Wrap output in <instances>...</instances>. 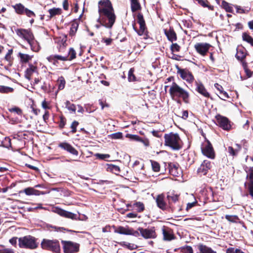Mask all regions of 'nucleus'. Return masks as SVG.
<instances>
[{
    "instance_id": "ddd939ff",
    "label": "nucleus",
    "mask_w": 253,
    "mask_h": 253,
    "mask_svg": "<svg viewBox=\"0 0 253 253\" xmlns=\"http://www.w3.org/2000/svg\"><path fill=\"white\" fill-rule=\"evenodd\" d=\"M211 45L207 43H197L194 45V47L197 52L201 55L204 56L209 50Z\"/></svg>"
},
{
    "instance_id": "4be33fe9",
    "label": "nucleus",
    "mask_w": 253,
    "mask_h": 253,
    "mask_svg": "<svg viewBox=\"0 0 253 253\" xmlns=\"http://www.w3.org/2000/svg\"><path fill=\"white\" fill-rule=\"evenodd\" d=\"M164 199L165 196L163 194L158 195L156 198V201L158 207L163 210L166 209L167 206Z\"/></svg>"
},
{
    "instance_id": "423d86ee",
    "label": "nucleus",
    "mask_w": 253,
    "mask_h": 253,
    "mask_svg": "<svg viewBox=\"0 0 253 253\" xmlns=\"http://www.w3.org/2000/svg\"><path fill=\"white\" fill-rule=\"evenodd\" d=\"M202 154L208 158L214 159L215 158V152L210 142L206 140L201 145Z\"/></svg>"
},
{
    "instance_id": "e2e57ef3",
    "label": "nucleus",
    "mask_w": 253,
    "mask_h": 253,
    "mask_svg": "<svg viewBox=\"0 0 253 253\" xmlns=\"http://www.w3.org/2000/svg\"><path fill=\"white\" fill-rule=\"evenodd\" d=\"M17 237H14L9 239V242L12 245L16 247L17 244Z\"/></svg>"
},
{
    "instance_id": "de8ad7c7",
    "label": "nucleus",
    "mask_w": 253,
    "mask_h": 253,
    "mask_svg": "<svg viewBox=\"0 0 253 253\" xmlns=\"http://www.w3.org/2000/svg\"><path fill=\"white\" fill-rule=\"evenodd\" d=\"M225 218L232 222H236L238 220V217L237 215H226Z\"/></svg>"
},
{
    "instance_id": "e433bc0d",
    "label": "nucleus",
    "mask_w": 253,
    "mask_h": 253,
    "mask_svg": "<svg viewBox=\"0 0 253 253\" xmlns=\"http://www.w3.org/2000/svg\"><path fill=\"white\" fill-rule=\"evenodd\" d=\"M236 145L238 148L236 149H234L231 146H229L228 147V152L231 155L233 156H236L241 148L240 146L239 145L237 144Z\"/></svg>"
},
{
    "instance_id": "7c9ffc66",
    "label": "nucleus",
    "mask_w": 253,
    "mask_h": 253,
    "mask_svg": "<svg viewBox=\"0 0 253 253\" xmlns=\"http://www.w3.org/2000/svg\"><path fill=\"white\" fill-rule=\"evenodd\" d=\"M246 56V53L244 49H237L236 57L240 60H243Z\"/></svg>"
},
{
    "instance_id": "9b49d317",
    "label": "nucleus",
    "mask_w": 253,
    "mask_h": 253,
    "mask_svg": "<svg viewBox=\"0 0 253 253\" xmlns=\"http://www.w3.org/2000/svg\"><path fill=\"white\" fill-rule=\"evenodd\" d=\"M15 12L18 14H26L28 17L35 16V14L32 10L25 8L21 3H17L13 6Z\"/></svg>"
},
{
    "instance_id": "4468645a",
    "label": "nucleus",
    "mask_w": 253,
    "mask_h": 253,
    "mask_svg": "<svg viewBox=\"0 0 253 253\" xmlns=\"http://www.w3.org/2000/svg\"><path fill=\"white\" fill-rule=\"evenodd\" d=\"M137 231L140 232L143 237L146 239L154 238L156 237L155 230L153 228L144 229L139 227Z\"/></svg>"
},
{
    "instance_id": "680f3d73",
    "label": "nucleus",
    "mask_w": 253,
    "mask_h": 253,
    "mask_svg": "<svg viewBox=\"0 0 253 253\" xmlns=\"http://www.w3.org/2000/svg\"><path fill=\"white\" fill-rule=\"evenodd\" d=\"M55 56V60H59L61 61H66L68 60V56H62L58 55H54Z\"/></svg>"
},
{
    "instance_id": "c756f323",
    "label": "nucleus",
    "mask_w": 253,
    "mask_h": 253,
    "mask_svg": "<svg viewBox=\"0 0 253 253\" xmlns=\"http://www.w3.org/2000/svg\"><path fill=\"white\" fill-rule=\"evenodd\" d=\"M24 192L27 195H39L41 192L32 187H29L24 189Z\"/></svg>"
},
{
    "instance_id": "2f4dec72",
    "label": "nucleus",
    "mask_w": 253,
    "mask_h": 253,
    "mask_svg": "<svg viewBox=\"0 0 253 253\" xmlns=\"http://www.w3.org/2000/svg\"><path fill=\"white\" fill-rule=\"evenodd\" d=\"M61 9L60 8H53L48 10L50 14V18L53 17L56 15H60L61 13Z\"/></svg>"
},
{
    "instance_id": "0e129e2a",
    "label": "nucleus",
    "mask_w": 253,
    "mask_h": 253,
    "mask_svg": "<svg viewBox=\"0 0 253 253\" xmlns=\"http://www.w3.org/2000/svg\"><path fill=\"white\" fill-rule=\"evenodd\" d=\"M195 1H197L199 4L203 6L204 7H208V5L206 3V1L204 0H194Z\"/></svg>"
},
{
    "instance_id": "6e6552de",
    "label": "nucleus",
    "mask_w": 253,
    "mask_h": 253,
    "mask_svg": "<svg viewBox=\"0 0 253 253\" xmlns=\"http://www.w3.org/2000/svg\"><path fill=\"white\" fill-rule=\"evenodd\" d=\"M15 32L18 36L26 40L28 43L35 38L31 30L24 29H17Z\"/></svg>"
},
{
    "instance_id": "6e6d98bb",
    "label": "nucleus",
    "mask_w": 253,
    "mask_h": 253,
    "mask_svg": "<svg viewBox=\"0 0 253 253\" xmlns=\"http://www.w3.org/2000/svg\"><path fill=\"white\" fill-rule=\"evenodd\" d=\"M0 253H15L13 250L10 248H2L0 249Z\"/></svg>"
},
{
    "instance_id": "473e14b6",
    "label": "nucleus",
    "mask_w": 253,
    "mask_h": 253,
    "mask_svg": "<svg viewBox=\"0 0 253 253\" xmlns=\"http://www.w3.org/2000/svg\"><path fill=\"white\" fill-rule=\"evenodd\" d=\"M242 39L244 41L250 43L253 46V38L246 33H244L242 34Z\"/></svg>"
},
{
    "instance_id": "338daca9",
    "label": "nucleus",
    "mask_w": 253,
    "mask_h": 253,
    "mask_svg": "<svg viewBox=\"0 0 253 253\" xmlns=\"http://www.w3.org/2000/svg\"><path fill=\"white\" fill-rule=\"evenodd\" d=\"M12 49L9 50L5 56V59L6 60L9 61L10 59L11 55L12 54Z\"/></svg>"
},
{
    "instance_id": "a878e982",
    "label": "nucleus",
    "mask_w": 253,
    "mask_h": 253,
    "mask_svg": "<svg viewBox=\"0 0 253 253\" xmlns=\"http://www.w3.org/2000/svg\"><path fill=\"white\" fill-rule=\"evenodd\" d=\"M165 33L168 40L171 42L176 40V35L173 30H169V31L165 30Z\"/></svg>"
},
{
    "instance_id": "58836bf2",
    "label": "nucleus",
    "mask_w": 253,
    "mask_h": 253,
    "mask_svg": "<svg viewBox=\"0 0 253 253\" xmlns=\"http://www.w3.org/2000/svg\"><path fill=\"white\" fill-rule=\"evenodd\" d=\"M65 106L66 108L68 109L69 111L74 113H75L76 108L74 104L71 103L69 101H67L65 103Z\"/></svg>"
},
{
    "instance_id": "f03ea898",
    "label": "nucleus",
    "mask_w": 253,
    "mask_h": 253,
    "mask_svg": "<svg viewBox=\"0 0 253 253\" xmlns=\"http://www.w3.org/2000/svg\"><path fill=\"white\" fill-rule=\"evenodd\" d=\"M169 93L173 100L181 98L185 102H188L189 93L175 83H172L169 86Z\"/></svg>"
},
{
    "instance_id": "0eeeda50",
    "label": "nucleus",
    "mask_w": 253,
    "mask_h": 253,
    "mask_svg": "<svg viewBox=\"0 0 253 253\" xmlns=\"http://www.w3.org/2000/svg\"><path fill=\"white\" fill-rule=\"evenodd\" d=\"M61 243L65 253H75L79 250V244L77 243L63 240L61 241Z\"/></svg>"
},
{
    "instance_id": "72a5a7b5",
    "label": "nucleus",
    "mask_w": 253,
    "mask_h": 253,
    "mask_svg": "<svg viewBox=\"0 0 253 253\" xmlns=\"http://www.w3.org/2000/svg\"><path fill=\"white\" fill-rule=\"evenodd\" d=\"M79 24L77 21H74L71 25V27L70 31V35L71 36H74L78 28Z\"/></svg>"
},
{
    "instance_id": "c85d7f7f",
    "label": "nucleus",
    "mask_w": 253,
    "mask_h": 253,
    "mask_svg": "<svg viewBox=\"0 0 253 253\" xmlns=\"http://www.w3.org/2000/svg\"><path fill=\"white\" fill-rule=\"evenodd\" d=\"M29 44L31 46V50L33 51L38 52L40 50L41 47L39 43L35 40V38L31 42H30Z\"/></svg>"
},
{
    "instance_id": "bb28decb",
    "label": "nucleus",
    "mask_w": 253,
    "mask_h": 253,
    "mask_svg": "<svg viewBox=\"0 0 253 253\" xmlns=\"http://www.w3.org/2000/svg\"><path fill=\"white\" fill-rule=\"evenodd\" d=\"M18 57L20 58L21 62L27 63L32 59L33 56L19 52L18 53Z\"/></svg>"
},
{
    "instance_id": "c9c22d12",
    "label": "nucleus",
    "mask_w": 253,
    "mask_h": 253,
    "mask_svg": "<svg viewBox=\"0 0 253 253\" xmlns=\"http://www.w3.org/2000/svg\"><path fill=\"white\" fill-rule=\"evenodd\" d=\"M131 8L132 11H135L140 8L138 0H131Z\"/></svg>"
},
{
    "instance_id": "f257e3e1",
    "label": "nucleus",
    "mask_w": 253,
    "mask_h": 253,
    "mask_svg": "<svg viewBox=\"0 0 253 253\" xmlns=\"http://www.w3.org/2000/svg\"><path fill=\"white\" fill-rule=\"evenodd\" d=\"M99 18L97 22L102 26L111 29L115 22L116 16L109 0H101L98 2Z\"/></svg>"
},
{
    "instance_id": "37998d69",
    "label": "nucleus",
    "mask_w": 253,
    "mask_h": 253,
    "mask_svg": "<svg viewBox=\"0 0 253 253\" xmlns=\"http://www.w3.org/2000/svg\"><path fill=\"white\" fill-rule=\"evenodd\" d=\"M151 162L153 170L156 172L159 171L160 169L159 164L158 162L154 161H151Z\"/></svg>"
},
{
    "instance_id": "603ef678",
    "label": "nucleus",
    "mask_w": 253,
    "mask_h": 253,
    "mask_svg": "<svg viewBox=\"0 0 253 253\" xmlns=\"http://www.w3.org/2000/svg\"><path fill=\"white\" fill-rule=\"evenodd\" d=\"M9 111L11 112H15L18 115H21L22 113V111L21 109L19 108L15 107L14 108H12L9 109Z\"/></svg>"
},
{
    "instance_id": "5701e85b",
    "label": "nucleus",
    "mask_w": 253,
    "mask_h": 253,
    "mask_svg": "<svg viewBox=\"0 0 253 253\" xmlns=\"http://www.w3.org/2000/svg\"><path fill=\"white\" fill-rule=\"evenodd\" d=\"M169 171L170 174L178 176L180 174V169L178 168V165L174 163H170L169 165Z\"/></svg>"
},
{
    "instance_id": "f704fd0d",
    "label": "nucleus",
    "mask_w": 253,
    "mask_h": 253,
    "mask_svg": "<svg viewBox=\"0 0 253 253\" xmlns=\"http://www.w3.org/2000/svg\"><path fill=\"white\" fill-rule=\"evenodd\" d=\"M108 170L118 175L120 171V168L114 165H110L108 166Z\"/></svg>"
},
{
    "instance_id": "dca6fc26",
    "label": "nucleus",
    "mask_w": 253,
    "mask_h": 253,
    "mask_svg": "<svg viewBox=\"0 0 253 253\" xmlns=\"http://www.w3.org/2000/svg\"><path fill=\"white\" fill-rule=\"evenodd\" d=\"M178 73L183 80L189 83H192L194 80V78L192 73L187 70L179 69Z\"/></svg>"
},
{
    "instance_id": "1a4fd4ad",
    "label": "nucleus",
    "mask_w": 253,
    "mask_h": 253,
    "mask_svg": "<svg viewBox=\"0 0 253 253\" xmlns=\"http://www.w3.org/2000/svg\"><path fill=\"white\" fill-rule=\"evenodd\" d=\"M137 22L139 25V29L137 30L134 27L135 31L139 36L143 35V38L144 39H147L148 36L147 34V31L146 30L145 22L143 16L140 14L137 15Z\"/></svg>"
},
{
    "instance_id": "69168bd1",
    "label": "nucleus",
    "mask_w": 253,
    "mask_h": 253,
    "mask_svg": "<svg viewBox=\"0 0 253 253\" xmlns=\"http://www.w3.org/2000/svg\"><path fill=\"white\" fill-rule=\"evenodd\" d=\"M196 204H197V202L196 201H195V202H192V203H188L187 205L186 210L188 211L189 209H191L192 207L195 206Z\"/></svg>"
},
{
    "instance_id": "393cba45",
    "label": "nucleus",
    "mask_w": 253,
    "mask_h": 253,
    "mask_svg": "<svg viewBox=\"0 0 253 253\" xmlns=\"http://www.w3.org/2000/svg\"><path fill=\"white\" fill-rule=\"evenodd\" d=\"M197 86V90L200 94H202L205 97H209L210 94L206 90L204 85L201 83L196 82Z\"/></svg>"
},
{
    "instance_id": "7ed1b4c3",
    "label": "nucleus",
    "mask_w": 253,
    "mask_h": 253,
    "mask_svg": "<svg viewBox=\"0 0 253 253\" xmlns=\"http://www.w3.org/2000/svg\"><path fill=\"white\" fill-rule=\"evenodd\" d=\"M165 145L170 147L172 150H178L182 148V142L177 133L170 132L164 136Z\"/></svg>"
},
{
    "instance_id": "774afa93",
    "label": "nucleus",
    "mask_w": 253,
    "mask_h": 253,
    "mask_svg": "<svg viewBox=\"0 0 253 253\" xmlns=\"http://www.w3.org/2000/svg\"><path fill=\"white\" fill-rule=\"evenodd\" d=\"M215 87L219 91L220 93H221L223 91V88L221 85L217 83L214 84Z\"/></svg>"
},
{
    "instance_id": "f8f14e48",
    "label": "nucleus",
    "mask_w": 253,
    "mask_h": 253,
    "mask_svg": "<svg viewBox=\"0 0 253 253\" xmlns=\"http://www.w3.org/2000/svg\"><path fill=\"white\" fill-rule=\"evenodd\" d=\"M218 125L224 130H229L231 127L228 118L220 115L215 116Z\"/></svg>"
},
{
    "instance_id": "3c124183",
    "label": "nucleus",
    "mask_w": 253,
    "mask_h": 253,
    "mask_svg": "<svg viewBox=\"0 0 253 253\" xmlns=\"http://www.w3.org/2000/svg\"><path fill=\"white\" fill-rule=\"evenodd\" d=\"M172 52H178L180 50V47L177 43H172L170 47Z\"/></svg>"
},
{
    "instance_id": "20e7f679",
    "label": "nucleus",
    "mask_w": 253,
    "mask_h": 253,
    "mask_svg": "<svg viewBox=\"0 0 253 253\" xmlns=\"http://www.w3.org/2000/svg\"><path fill=\"white\" fill-rule=\"evenodd\" d=\"M19 246L21 248L35 249L37 246L36 239L31 236H26L18 239Z\"/></svg>"
},
{
    "instance_id": "5fc2aeb1",
    "label": "nucleus",
    "mask_w": 253,
    "mask_h": 253,
    "mask_svg": "<svg viewBox=\"0 0 253 253\" xmlns=\"http://www.w3.org/2000/svg\"><path fill=\"white\" fill-rule=\"evenodd\" d=\"M183 253H194L193 249L191 247L187 246L182 249Z\"/></svg>"
},
{
    "instance_id": "cd10ccee",
    "label": "nucleus",
    "mask_w": 253,
    "mask_h": 253,
    "mask_svg": "<svg viewBox=\"0 0 253 253\" xmlns=\"http://www.w3.org/2000/svg\"><path fill=\"white\" fill-rule=\"evenodd\" d=\"M179 195L173 193L169 192L167 195V199L169 203L170 204L171 203H175L178 200Z\"/></svg>"
},
{
    "instance_id": "412c9836",
    "label": "nucleus",
    "mask_w": 253,
    "mask_h": 253,
    "mask_svg": "<svg viewBox=\"0 0 253 253\" xmlns=\"http://www.w3.org/2000/svg\"><path fill=\"white\" fill-rule=\"evenodd\" d=\"M37 72V67L32 64H29V67L26 70L25 77L28 80H30L31 76L34 73Z\"/></svg>"
},
{
    "instance_id": "79ce46f5",
    "label": "nucleus",
    "mask_w": 253,
    "mask_h": 253,
    "mask_svg": "<svg viewBox=\"0 0 253 253\" xmlns=\"http://www.w3.org/2000/svg\"><path fill=\"white\" fill-rule=\"evenodd\" d=\"M134 69L133 68H131L128 73V80L129 82H134L136 80V78L135 75H134Z\"/></svg>"
},
{
    "instance_id": "8fccbe9b",
    "label": "nucleus",
    "mask_w": 253,
    "mask_h": 253,
    "mask_svg": "<svg viewBox=\"0 0 253 253\" xmlns=\"http://www.w3.org/2000/svg\"><path fill=\"white\" fill-rule=\"evenodd\" d=\"M110 137L112 139H122L123 138V133L120 132H116L110 135Z\"/></svg>"
},
{
    "instance_id": "a18cd8bd",
    "label": "nucleus",
    "mask_w": 253,
    "mask_h": 253,
    "mask_svg": "<svg viewBox=\"0 0 253 253\" xmlns=\"http://www.w3.org/2000/svg\"><path fill=\"white\" fill-rule=\"evenodd\" d=\"M76 52L75 50L73 48H70L68 52V56L69 57L68 60H71L75 59L76 58Z\"/></svg>"
},
{
    "instance_id": "6ab92c4d",
    "label": "nucleus",
    "mask_w": 253,
    "mask_h": 253,
    "mask_svg": "<svg viewBox=\"0 0 253 253\" xmlns=\"http://www.w3.org/2000/svg\"><path fill=\"white\" fill-rule=\"evenodd\" d=\"M163 239L165 241H171L174 239L172 231L169 228L164 227L162 229Z\"/></svg>"
},
{
    "instance_id": "2eb2a0df",
    "label": "nucleus",
    "mask_w": 253,
    "mask_h": 253,
    "mask_svg": "<svg viewBox=\"0 0 253 253\" xmlns=\"http://www.w3.org/2000/svg\"><path fill=\"white\" fill-rule=\"evenodd\" d=\"M53 211L57 213L61 216L65 217L66 218H70L72 219H77V214L73 213L71 212L65 211L63 209L56 208L54 209Z\"/></svg>"
},
{
    "instance_id": "ea45409f",
    "label": "nucleus",
    "mask_w": 253,
    "mask_h": 253,
    "mask_svg": "<svg viewBox=\"0 0 253 253\" xmlns=\"http://www.w3.org/2000/svg\"><path fill=\"white\" fill-rule=\"evenodd\" d=\"M133 206L136 208V210L138 212H141L144 210V205L140 202L135 203L133 204Z\"/></svg>"
},
{
    "instance_id": "09e8293b",
    "label": "nucleus",
    "mask_w": 253,
    "mask_h": 253,
    "mask_svg": "<svg viewBox=\"0 0 253 253\" xmlns=\"http://www.w3.org/2000/svg\"><path fill=\"white\" fill-rule=\"evenodd\" d=\"M126 137L131 140H135L136 141H138L139 140H140V136L137 135L127 133L126 134Z\"/></svg>"
},
{
    "instance_id": "a19ab883",
    "label": "nucleus",
    "mask_w": 253,
    "mask_h": 253,
    "mask_svg": "<svg viewBox=\"0 0 253 253\" xmlns=\"http://www.w3.org/2000/svg\"><path fill=\"white\" fill-rule=\"evenodd\" d=\"M57 82L58 84V89L60 90L63 89L65 87L66 83L64 78L62 76L60 77Z\"/></svg>"
},
{
    "instance_id": "aec40b11",
    "label": "nucleus",
    "mask_w": 253,
    "mask_h": 253,
    "mask_svg": "<svg viewBox=\"0 0 253 253\" xmlns=\"http://www.w3.org/2000/svg\"><path fill=\"white\" fill-rule=\"evenodd\" d=\"M59 146L61 148L67 151L73 155H78V152L70 144L66 142H62L59 144Z\"/></svg>"
},
{
    "instance_id": "b1692460",
    "label": "nucleus",
    "mask_w": 253,
    "mask_h": 253,
    "mask_svg": "<svg viewBox=\"0 0 253 253\" xmlns=\"http://www.w3.org/2000/svg\"><path fill=\"white\" fill-rule=\"evenodd\" d=\"M197 248L200 253H216L211 248L203 244H199L197 245Z\"/></svg>"
},
{
    "instance_id": "f3484780",
    "label": "nucleus",
    "mask_w": 253,
    "mask_h": 253,
    "mask_svg": "<svg viewBox=\"0 0 253 253\" xmlns=\"http://www.w3.org/2000/svg\"><path fill=\"white\" fill-rule=\"evenodd\" d=\"M211 168V162L208 160H205L201 165L200 167L197 170V172L199 174L201 175H206Z\"/></svg>"
},
{
    "instance_id": "052dcab7",
    "label": "nucleus",
    "mask_w": 253,
    "mask_h": 253,
    "mask_svg": "<svg viewBox=\"0 0 253 253\" xmlns=\"http://www.w3.org/2000/svg\"><path fill=\"white\" fill-rule=\"evenodd\" d=\"M61 44L60 47L59 48V51H62L63 48L66 46V38L65 39H63L61 41Z\"/></svg>"
},
{
    "instance_id": "13d9d810",
    "label": "nucleus",
    "mask_w": 253,
    "mask_h": 253,
    "mask_svg": "<svg viewBox=\"0 0 253 253\" xmlns=\"http://www.w3.org/2000/svg\"><path fill=\"white\" fill-rule=\"evenodd\" d=\"M79 125V123L77 121H74L71 126V127L72 128V133H75L76 132V127Z\"/></svg>"
},
{
    "instance_id": "864d4df0",
    "label": "nucleus",
    "mask_w": 253,
    "mask_h": 253,
    "mask_svg": "<svg viewBox=\"0 0 253 253\" xmlns=\"http://www.w3.org/2000/svg\"><path fill=\"white\" fill-rule=\"evenodd\" d=\"M3 145L6 148H9L11 146V139L9 137H5L3 141Z\"/></svg>"
},
{
    "instance_id": "c03bdc74",
    "label": "nucleus",
    "mask_w": 253,
    "mask_h": 253,
    "mask_svg": "<svg viewBox=\"0 0 253 253\" xmlns=\"http://www.w3.org/2000/svg\"><path fill=\"white\" fill-rule=\"evenodd\" d=\"M13 89L8 86H1L0 87V92L1 93L12 92Z\"/></svg>"
},
{
    "instance_id": "bf43d9fd",
    "label": "nucleus",
    "mask_w": 253,
    "mask_h": 253,
    "mask_svg": "<svg viewBox=\"0 0 253 253\" xmlns=\"http://www.w3.org/2000/svg\"><path fill=\"white\" fill-rule=\"evenodd\" d=\"M138 141L142 143L146 147L149 145V141L147 138H142L140 137V140Z\"/></svg>"
},
{
    "instance_id": "49530a36",
    "label": "nucleus",
    "mask_w": 253,
    "mask_h": 253,
    "mask_svg": "<svg viewBox=\"0 0 253 253\" xmlns=\"http://www.w3.org/2000/svg\"><path fill=\"white\" fill-rule=\"evenodd\" d=\"M226 253H245L240 249L229 248L226 250Z\"/></svg>"
},
{
    "instance_id": "4d7b16f0",
    "label": "nucleus",
    "mask_w": 253,
    "mask_h": 253,
    "mask_svg": "<svg viewBox=\"0 0 253 253\" xmlns=\"http://www.w3.org/2000/svg\"><path fill=\"white\" fill-rule=\"evenodd\" d=\"M95 156L98 159H105L106 158H109L110 156L108 154H101L99 153H97L95 155Z\"/></svg>"
},
{
    "instance_id": "4c0bfd02",
    "label": "nucleus",
    "mask_w": 253,
    "mask_h": 253,
    "mask_svg": "<svg viewBox=\"0 0 253 253\" xmlns=\"http://www.w3.org/2000/svg\"><path fill=\"white\" fill-rule=\"evenodd\" d=\"M221 6L227 12H232V7L225 1L223 0L222 1Z\"/></svg>"
},
{
    "instance_id": "a211bd4d",
    "label": "nucleus",
    "mask_w": 253,
    "mask_h": 253,
    "mask_svg": "<svg viewBox=\"0 0 253 253\" xmlns=\"http://www.w3.org/2000/svg\"><path fill=\"white\" fill-rule=\"evenodd\" d=\"M247 177L249 180V190L250 194L253 198V167H250L248 170H247Z\"/></svg>"
},
{
    "instance_id": "9d476101",
    "label": "nucleus",
    "mask_w": 253,
    "mask_h": 253,
    "mask_svg": "<svg viewBox=\"0 0 253 253\" xmlns=\"http://www.w3.org/2000/svg\"><path fill=\"white\" fill-rule=\"evenodd\" d=\"M115 232L120 234L132 235L136 237L139 236V232L138 231L134 230L127 226H119L115 230Z\"/></svg>"
},
{
    "instance_id": "39448f33",
    "label": "nucleus",
    "mask_w": 253,
    "mask_h": 253,
    "mask_svg": "<svg viewBox=\"0 0 253 253\" xmlns=\"http://www.w3.org/2000/svg\"><path fill=\"white\" fill-rule=\"evenodd\" d=\"M41 246L43 249L49 250L53 253H60V246L58 240L43 239Z\"/></svg>"
}]
</instances>
